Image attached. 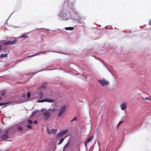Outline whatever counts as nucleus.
I'll return each instance as SVG.
<instances>
[{"mask_svg": "<svg viewBox=\"0 0 151 151\" xmlns=\"http://www.w3.org/2000/svg\"><path fill=\"white\" fill-rule=\"evenodd\" d=\"M65 29L66 30H73L74 29V27H65Z\"/></svg>", "mask_w": 151, "mask_h": 151, "instance_id": "9b49d317", "label": "nucleus"}, {"mask_svg": "<svg viewBox=\"0 0 151 151\" xmlns=\"http://www.w3.org/2000/svg\"><path fill=\"white\" fill-rule=\"evenodd\" d=\"M31 95L30 93L28 92L27 94V98H29L30 96Z\"/></svg>", "mask_w": 151, "mask_h": 151, "instance_id": "393cba45", "label": "nucleus"}, {"mask_svg": "<svg viewBox=\"0 0 151 151\" xmlns=\"http://www.w3.org/2000/svg\"><path fill=\"white\" fill-rule=\"evenodd\" d=\"M26 127L29 129H31L32 128V126L31 125H27Z\"/></svg>", "mask_w": 151, "mask_h": 151, "instance_id": "5701e85b", "label": "nucleus"}, {"mask_svg": "<svg viewBox=\"0 0 151 151\" xmlns=\"http://www.w3.org/2000/svg\"><path fill=\"white\" fill-rule=\"evenodd\" d=\"M87 144L88 143H86V141H85V146L86 147H87Z\"/></svg>", "mask_w": 151, "mask_h": 151, "instance_id": "2f4dec72", "label": "nucleus"}, {"mask_svg": "<svg viewBox=\"0 0 151 151\" xmlns=\"http://www.w3.org/2000/svg\"><path fill=\"white\" fill-rule=\"evenodd\" d=\"M27 122L29 124H32L33 123L32 121L30 119L27 120Z\"/></svg>", "mask_w": 151, "mask_h": 151, "instance_id": "a211bd4d", "label": "nucleus"}, {"mask_svg": "<svg viewBox=\"0 0 151 151\" xmlns=\"http://www.w3.org/2000/svg\"><path fill=\"white\" fill-rule=\"evenodd\" d=\"M66 110L65 106V105L61 107L60 110L59 111L58 116H61Z\"/></svg>", "mask_w": 151, "mask_h": 151, "instance_id": "f03ea898", "label": "nucleus"}, {"mask_svg": "<svg viewBox=\"0 0 151 151\" xmlns=\"http://www.w3.org/2000/svg\"><path fill=\"white\" fill-rule=\"evenodd\" d=\"M38 112V111L37 110H35L34 111L32 112V113L31 116H33L36 113H37Z\"/></svg>", "mask_w": 151, "mask_h": 151, "instance_id": "2eb2a0df", "label": "nucleus"}, {"mask_svg": "<svg viewBox=\"0 0 151 151\" xmlns=\"http://www.w3.org/2000/svg\"><path fill=\"white\" fill-rule=\"evenodd\" d=\"M2 49V47L1 46H0V51Z\"/></svg>", "mask_w": 151, "mask_h": 151, "instance_id": "f704fd0d", "label": "nucleus"}, {"mask_svg": "<svg viewBox=\"0 0 151 151\" xmlns=\"http://www.w3.org/2000/svg\"><path fill=\"white\" fill-rule=\"evenodd\" d=\"M121 109L122 110H124L127 107V103L126 102H124L122 103L120 105Z\"/></svg>", "mask_w": 151, "mask_h": 151, "instance_id": "423d86ee", "label": "nucleus"}, {"mask_svg": "<svg viewBox=\"0 0 151 151\" xmlns=\"http://www.w3.org/2000/svg\"><path fill=\"white\" fill-rule=\"evenodd\" d=\"M44 116L45 120H47L50 117V114L48 112L44 113Z\"/></svg>", "mask_w": 151, "mask_h": 151, "instance_id": "39448f33", "label": "nucleus"}, {"mask_svg": "<svg viewBox=\"0 0 151 151\" xmlns=\"http://www.w3.org/2000/svg\"><path fill=\"white\" fill-rule=\"evenodd\" d=\"M6 106H4L3 107H5Z\"/></svg>", "mask_w": 151, "mask_h": 151, "instance_id": "a19ab883", "label": "nucleus"}, {"mask_svg": "<svg viewBox=\"0 0 151 151\" xmlns=\"http://www.w3.org/2000/svg\"><path fill=\"white\" fill-rule=\"evenodd\" d=\"M47 133L48 134H51V133H52L51 130H50L49 129H47Z\"/></svg>", "mask_w": 151, "mask_h": 151, "instance_id": "aec40b11", "label": "nucleus"}, {"mask_svg": "<svg viewBox=\"0 0 151 151\" xmlns=\"http://www.w3.org/2000/svg\"><path fill=\"white\" fill-rule=\"evenodd\" d=\"M8 133V131H6V134H7Z\"/></svg>", "mask_w": 151, "mask_h": 151, "instance_id": "e433bc0d", "label": "nucleus"}, {"mask_svg": "<svg viewBox=\"0 0 151 151\" xmlns=\"http://www.w3.org/2000/svg\"><path fill=\"white\" fill-rule=\"evenodd\" d=\"M120 124H119H119H118V126H117V127H118L119 126V125H120Z\"/></svg>", "mask_w": 151, "mask_h": 151, "instance_id": "58836bf2", "label": "nucleus"}, {"mask_svg": "<svg viewBox=\"0 0 151 151\" xmlns=\"http://www.w3.org/2000/svg\"><path fill=\"white\" fill-rule=\"evenodd\" d=\"M34 123L35 124H38V122L37 121H36V120H35L34 121Z\"/></svg>", "mask_w": 151, "mask_h": 151, "instance_id": "7c9ffc66", "label": "nucleus"}, {"mask_svg": "<svg viewBox=\"0 0 151 151\" xmlns=\"http://www.w3.org/2000/svg\"><path fill=\"white\" fill-rule=\"evenodd\" d=\"M76 116H75L73 119L71 121V122H72L76 120Z\"/></svg>", "mask_w": 151, "mask_h": 151, "instance_id": "a878e982", "label": "nucleus"}, {"mask_svg": "<svg viewBox=\"0 0 151 151\" xmlns=\"http://www.w3.org/2000/svg\"><path fill=\"white\" fill-rule=\"evenodd\" d=\"M43 97V94L41 92H40L39 93V97L40 99H42Z\"/></svg>", "mask_w": 151, "mask_h": 151, "instance_id": "ddd939ff", "label": "nucleus"}, {"mask_svg": "<svg viewBox=\"0 0 151 151\" xmlns=\"http://www.w3.org/2000/svg\"><path fill=\"white\" fill-rule=\"evenodd\" d=\"M24 37L25 38L26 37H28L26 35H23L21 36H20L19 37Z\"/></svg>", "mask_w": 151, "mask_h": 151, "instance_id": "c85d7f7f", "label": "nucleus"}, {"mask_svg": "<svg viewBox=\"0 0 151 151\" xmlns=\"http://www.w3.org/2000/svg\"><path fill=\"white\" fill-rule=\"evenodd\" d=\"M98 81L103 86L105 85L107 86L109 84V82L104 78L99 80Z\"/></svg>", "mask_w": 151, "mask_h": 151, "instance_id": "f257e3e1", "label": "nucleus"}, {"mask_svg": "<svg viewBox=\"0 0 151 151\" xmlns=\"http://www.w3.org/2000/svg\"><path fill=\"white\" fill-rule=\"evenodd\" d=\"M62 12H61L59 14V15L60 17H62Z\"/></svg>", "mask_w": 151, "mask_h": 151, "instance_id": "c756f323", "label": "nucleus"}, {"mask_svg": "<svg viewBox=\"0 0 151 151\" xmlns=\"http://www.w3.org/2000/svg\"><path fill=\"white\" fill-rule=\"evenodd\" d=\"M1 130H0V132H1Z\"/></svg>", "mask_w": 151, "mask_h": 151, "instance_id": "79ce46f5", "label": "nucleus"}, {"mask_svg": "<svg viewBox=\"0 0 151 151\" xmlns=\"http://www.w3.org/2000/svg\"><path fill=\"white\" fill-rule=\"evenodd\" d=\"M9 137L8 135L6 134H5L1 137V139H6L8 138Z\"/></svg>", "mask_w": 151, "mask_h": 151, "instance_id": "1a4fd4ad", "label": "nucleus"}, {"mask_svg": "<svg viewBox=\"0 0 151 151\" xmlns=\"http://www.w3.org/2000/svg\"><path fill=\"white\" fill-rule=\"evenodd\" d=\"M54 100L53 99H44L42 100H38L37 102L38 103L42 102H52L54 101Z\"/></svg>", "mask_w": 151, "mask_h": 151, "instance_id": "7ed1b4c3", "label": "nucleus"}, {"mask_svg": "<svg viewBox=\"0 0 151 151\" xmlns=\"http://www.w3.org/2000/svg\"><path fill=\"white\" fill-rule=\"evenodd\" d=\"M120 124H119H119H118V126H117V127H118L119 126V125H120Z\"/></svg>", "mask_w": 151, "mask_h": 151, "instance_id": "4c0bfd02", "label": "nucleus"}, {"mask_svg": "<svg viewBox=\"0 0 151 151\" xmlns=\"http://www.w3.org/2000/svg\"><path fill=\"white\" fill-rule=\"evenodd\" d=\"M22 97H24L25 96V94H23L22 95Z\"/></svg>", "mask_w": 151, "mask_h": 151, "instance_id": "72a5a7b5", "label": "nucleus"}, {"mask_svg": "<svg viewBox=\"0 0 151 151\" xmlns=\"http://www.w3.org/2000/svg\"><path fill=\"white\" fill-rule=\"evenodd\" d=\"M47 84L46 83H43L41 86L39 88V89L44 90L46 87Z\"/></svg>", "mask_w": 151, "mask_h": 151, "instance_id": "0eeeda50", "label": "nucleus"}, {"mask_svg": "<svg viewBox=\"0 0 151 151\" xmlns=\"http://www.w3.org/2000/svg\"><path fill=\"white\" fill-rule=\"evenodd\" d=\"M1 99V98L0 97V101Z\"/></svg>", "mask_w": 151, "mask_h": 151, "instance_id": "ea45409f", "label": "nucleus"}, {"mask_svg": "<svg viewBox=\"0 0 151 151\" xmlns=\"http://www.w3.org/2000/svg\"><path fill=\"white\" fill-rule=\"evenodd\" d=\"M36 54L35 55H31V56H29L28 57H27V58H29V57H33V56H35L37 55H38V54Z\"/></svg>", "mask_w": 151, "mask_h": 151, "instance_id": "bb28decb", "label": "nucleus"}, {"mask_svg": "<svg viewBox=\"0 0 151 151\" xmlns=\"http://www.w3.org/2000/svg\"><path fill=\"white\" fill-rule=\"evenodd\" d=\"M69 143L68 142L64 147L63 149L64 150L65 148L69 146Z\"/></svg>", "mask_w": 151, "mask_h": 151, "instance_id": "6ab92c4d", "label": "nucleus"}, {"mask_svg": "<svg viewBox=\"0 0 151 151\" xmlns=\"http://www.w3.org/2000/svg\"><path fill=\"white\" fill-rule=\"evenodd\" d=\"M67 18H66V17H65V18H64L63 19L64 20H66L67 19Z\"/></svg>", "mask_w": 151, "mask_h": 151, "instance_id": "c9c22d12", "label": "nucleus"}, {"mask_svg": "<svg viewBox=\"0 0 151 151\" xmlns=\"http://www.w3.org/2000/svg\"><path fill=\"white\" fill-rule=\"evenodd\" d=\"M17 129L19 131H22V128L21 126H19L17 127Z\"/></svg>", "mask_w": 151, "mask_h": 151, "instance_id": "4be33fe9", "label": "nucleus"}, {"mask_svg": "<svg viewBox=\"0 0 151 151\" xmlns=\"http://www.w3.org/2000/svg\"><path fill=\"white\" fill-rule=\"evenodd\" d=\"M7 53L6 54H2L0 56V57L2 58L6 57L7 56Z\"/></svg>", "mask_w": 151, "mask_h": 151, "instance_id": "dca6fc26", "label": "nucleus"}, {"mask_svg": "<svg viewBox=\"0 0 151 151\" xmlns=\"http://www.w3.org/2000/svg\"><path fill=\"white\" fill-rule=\"evenodd\" d=\"M8 104L7 103H0V106L5 105Z\"/></svg>", "mask_w": 151, "mask_h": 151, "instance_id": "412c9836", "label": "nucleus"}, {"mask_svg": "<svg viewBox=\"0 0 151 151\" xmlns=\"http://www.w3.org/2000/svg\"><path fill=\"white\" fill-rule=\"evenodd\" d=\"M145 99H146L147 100H150V97H147L145 98Z\"/></svg>", "mask_w": 151, "mask_h": 151, "instance_id": "cd10ccee", "label": "nucleus"}, {"mask_svg": "<svg viewBox=\"0 0 151 151\" xmlns=\"http://www.w3.org/2000/svg\"><path fill=\"white\" fill-rule=\"evenodd\" d=\"M64 140V139L62 138L60 139L59 140V142L58 143V145H60L61 144L62 142H63V140Z\"/></svg>", "mask_w": 151, "mask_h": 151, "instance_id": "4468645a", "label": "nucleus"}, {"mask_svg": "<svg viewBox=\"0 0 151 151\" xmlns=\"http://www.w3.org/2000/svg\"><path fill=\"white\" fill-rule=\"evenodd\" d=\"M5 94V91L4 90L2 91L1 92V95L2 96H4Z\"/></svg>", "mask_w": 151, "mask_h": 151, "instance_id": "f3484780", "label": "nucleus"}, {"mask_svg": "<svg viewBox=\"0 0 151 151\" xmlns=\"http://www.w3.org/2000/svg\"><path fill=\"white\" fill-rule=\"evenodd\" d=\"M62 136V135H61V134L60 133L59 134H58L57 135V138H59Z\"/></svg>", "mask_w": 151, "mask_h": 151, "instance_id": "b1692460", "label": "nucleus"}, {"mask_svg": "<svg viewBox=\"0 0 151 151\" xmlns=\"http://www.w3.org/2000/svg\"><path fill=\"white\" fill-rule=\"evenodd\" d=\"M123 121H121L119 123V124H121L123 123Z\"/></svg>", "mask_w": 151, "mask_h": 151, "instance_id": "473e14b6", "label": "nucleus"}, {"mask_svg": "<svg viewBox=\"0 0 151 151\" xmlns=\"http://www.w3.org/2000/svg\"><path fill=\"white\" fill-rule=\"evenodd\" d=\"M57 129H52L51 130V134H55L57 132Z\"/></svg>", "mask_w": 151, "mask_h": 151, "instance_id": "f8f14e48", "label": "nucleus"}, {"mask_svg": "<svg viewBox=\"0 0 151 151\" xmlns=\"http://www.w3.org/2000/svg\"><path fill=\"white\" fill-rule=\"evenodd\" d=\"M68 132V130H66L65 131H61L60 133L62 136L64 135L65 134L67 133Z\"/></svg>", "mask_w": 151, "mask_h": 151, "instance_id": "9d476101", "label": "nucleus"}, {"mask_svg": "<svg viewBox=\"0 0 151 151\" xmlns=\"http://www.w3.org/2000/svg\"><path fill=\"white\" fill-rule=\"evenodd\" d=\"M17 42L16 40H14L13 41H8L6 42H4L3 43L4 45H10L15 44Z\"/></svg>", "mask_w": 151, "mask_h": 151, "instance_id": "20e7f679", "label": "nucleus"}, {"mask_svg": "<svg viewBox=\"0 0 151 151\" xmlns=\"http://www.w3.org/2000/svg\"><path fill=\"white\" fill-rule=\"evenodd\" d=\"M93 136H92L90 138L87 139L85 141H86V143H88V142H90L91 141L93 138Z\"/></svg>", "mask_w": 151, "mask_h": 151, "instance_id": "6e6552de", "label": "nucleus"}]
</instances>
